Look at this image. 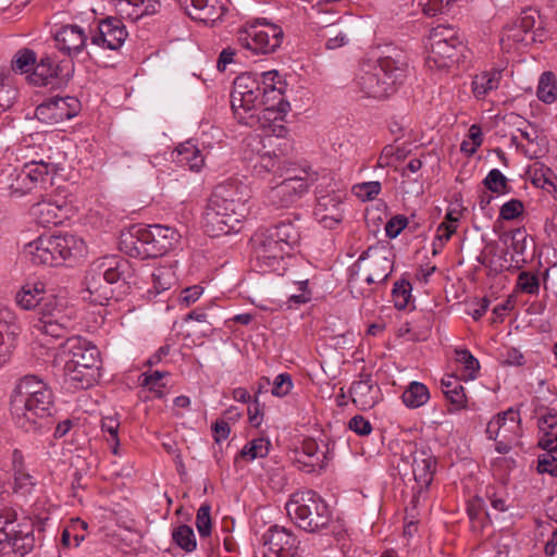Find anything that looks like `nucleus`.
<instances>
[{"label": "nucleus", "mask_w": 557, "mask_h": 557, "mask_svg": "<svg viewBox=\"0 0 557 557\" xmlns=\"http://www.w3.org/2000/svg\"><path fill=\"white\" fill-rule=\"evenodd\" d=\"M85 285L87 296H84V299L90 304L106 306L113 298L112 284L104 281L101 274L95 272L91 265L85 276Z\"/></svg>", "instance_id": "27"}, {"label": "nucleus", "mask_w": 557, "mask_h": 557, "mask_svg": "<svg viewBox=\"0 0 557 557\" xmlns=\"http://www.w3.org/2000/svg\"><path fill=\"white\" fill-rule=\"evenodd\" d=\"M270 450V442L263 437L255 438L248 442L235 458V462L240 459L252 461L257 458H264Z\"/></svg>", "instance_id": "42"}, {"label": "nucleus", "mask_w": 557, "mask_h": 557, "mask_svg": "<svg viewBox=\"0 0 557 557\" xmlns=\"http://www.w3.org/2000/svg\"><path fill=\"white\" fill-rule=\"evenodd\" d=\"M408 225V219L403 214L392 216L385 224V233L388 238H396Z\"/></svg>", "instance_id": "61"}, {"label": "nucleus", "mask_w": 557, "mask_h": 557, "mask_svg": "<svg viewBox=\"0 0 557 557\" xmlns=\"http://www.w3.org/2000/svg\"><path fill=\"white\" fill-rule=\"evenodd\" d=\"M61 319H72V312H66L61 299L53 294H49L47 300L40 305L37 318L34 321L50 320L51 322H54L58 320V322H60Z\"/></svg>", "instance_id": "36"}, {"label": "nucleus", "mask_w": 557, "mask_h": 557, "mask_svg": "<svg viewBox=\"0 0 557 557\" xmlns=\"http://www.w3.org/2000/svg\"><path fill=\"white\" fill-rule=\"evenodd\" d=\"M60 166V160H51L49 157L48 160H30L24 164L22 173L26 175L32 189L38 187L47 189L52 186L53 175L61 169Z\"/></svg>", "instance_id": "23"}, {"label": "nucleus", "mask_w": 557, "mask_h": 557, "mask_svg": "<svg viewBox=\"0 0 557 557\" xmlns=\"http://www.w3.org/2000/svg\"><path fill=\"white\" fill-rule=\"evenodd\" d=\"M128 33L122 20L107 17L99 21L97 32L91 36V44L104 49L117 50L122 47Z\"/></svg>", "instance_id": "19"}, {"label": "nucleus", "mask_w": 557, "mask_h": 557, "mask_svg": "<svg viewBox=\"0 0 557 557\" xmlns=\"http://www.w3.org/2000/svg\"><path fill=\"white\" fill-rule=\"evenodd\" d=\"M121 16L137 21L144 15H151L158 11L157 0H111Z\"/></svg>", "instance_id": "30"}, {"label": "nucleus", "mask_w": 557, "mask_h": 557, "mask_svg": "<svg viewBox=\"0 0 557 557\" xmlns=\"http://www.w3.org/2000/svg\"><path fill=\"white\" fill-rule=\"evenodd\" d=\"M173 542L186 553H191L197 547L194 530L187 524H181L172 532Z\"/></svg>", "instance_id": "44"}, {"label": "nucleus", "mask_w": 557, "mask_h": 557, "mask_svg": "<svg viewBox=\"0 0 557 557\" xmlns=\"http://www.w3.org/2000/svg\"><path fill=\"white\" fill-rule=\"evenodd\" d=\"M211 506L202 504L196 515V528L201 537H207L211 534Z\"/></svg>", "instance_id": "53"}, {"label": "nucleus", "mask_w": 557, "mask_h": 557, "mask_svg": "<svg viewBox=\"0 0 557 557\" xmlns=\"http://www.w3.org/2000/svg\"><path fill=\"white\" fill-rule=\"evenodd\" d=\"M73 326L72 319H61L60 322L49 321H34L33 329L41 334L51 336L52 338L64 337Z\"/></svg>", "instance_id": "40"}, {"label": "nucleus", "mask_w": 557, "mask_h": 557, "mask_svg": "<svg viewBox=\"0 0 557 557\" xmlns=\"http://www.w3.org/2000/svg\"><path fill=\"white\" fill-rule=\"evenodd\" d=\"M537 471L540 473H548L553 476H557V458L547 454L539 458Z\"/></svg>", "instance_id": "64"}, {"label": "nucleus", "mask_w": 557, "mask_h": 557, "mask_svg": "<svg viewBox=\"0 0 557 557\" xmlns=\"http://www.w3.org/2000/svg\"><path fill=\"white\" fill-rule=\"evenodd\" d=\"M284 249H290L298 244L300 234L298 227L290 220L281 221L277 224L264 228Z\"/></svg>", "instance_id": "35"}, {"label": "nucleus", "mask_w": 557, "mask_h": 557, "mask_svg": "<svg viewBox=\"0 0 557 557\" xmlns=\"http://www.w3.org/2000/svg\"><path fill=\"white\" fill-rule=\"evenodd\" d=\"M168 374V372L153 371L151 373H144L141 385L148 386L150 391L157 393L158 397H162L163 388L165 384L161 382V380Z\"/></svg>", "instance_id": "57"}, {"label": "nucleus", "mask_w": 557, "mask_h": 557, "mask_svg": "<svg viewBox=\"0 0 557 557\" xmlns=\"http://www.w3.org/2000/svg\"><path fill=\"white\" fill-rule=\"evenodd\" d=\"M360 190L358 194L363 200L374 199L381 191V183L377 181L366 182L356 186Z\"/></svg>", "instance_id": "63"}, {"label": "nucleus", "mask_w": 557, "mask_h": 557, "mask_svg": "<svg viewBox=\"0 0 557 557\" xmlns=\"http://www.w3.org/2000/svg\"><path fill=\"white\" fill-rule=\"evenodd\" d=\"M119 429H120V421L116 418V416H107V417L102 418L101 430H102V432L109 434V437L107 438V441L112 443V453L114 455H117L119 445H120Z\"/></svg>", "instance_id": "49"}, {"label": "nucleus", "mask_w": 557, "mask_h": 557, "mask_svg": "<svg viewBox=\"0 0 557 557\" xmlns=\"http://www.w3.org/2000/svg\"><path fill=\"white\" fill-rule=\"evenodd\" d=\"M285 509L295 524L307 532H318L331 521L327 504L312 490L292 494Z\"/></svg>", "instance_id": "6"}, {"label": "nucleus", "mask_w": 557, "mask_h": 557, "mask_svg": "<svg viewBox=\"0 0 557 557\" xmlns=\"http://www.w3.org/2000/svg\"><path fill=\"white\" fill-rule=\"evenodd\" d=\"M36 63V53L34 50L24 48L16 52L13 61L12 69L21 73H27Z\"/></svg>", "instance_id": "51"}, {"label": "nucleus", "mask_w": 557, "mask_h": 557, "mask_svg": "<svg viewBox=\"0 0 557 557\" xmlns=\"http://www.w3.org/2000/svg\"><path fill=\"white\" fill-rule=\"evenodd\" d=\"M536 96L544 103L550 104L556 101L557 87L555 75L552 72H544L541 75L537 85Z\"/></svg>", "instance_id": "43"}, {"label": "nucleus", "mask_w": 557, "mask_h": 557, "mask_svg": "<svg viewBox=\"0 0 557 557\" xmlns=\"http://www.w3.org/2000/svg\"><path fill=\"white\" fill-rule=\"evenodd\" d=\"M54 409L52 391H45L28 398H11L14 423L25 432H36L46 426Z\"/></svg>", "instance_id": "9"}, {"label": "nucleus", "mask_w": 557, "mask_h": 557, "mask_svg": "<svg viewBox=\"0 0 557 557\" xmlns=\"http://www.w3.org/2000/svg\"><path fill=\"white\" fill-rule=\"evenodd\" d=\"M456 361L463 366L462 375L468 380H474L480 370L479 360L468 349H456Z\"/></svg>", "instance_id": "47"}, {"label": "nucleus", "mask_w": 557, "mask_h": 557, "mask_svg": "<svg viewBox=\"0 0 557 557\" xmlns=\"http://www.w3.org/2000/svg\"><path fill=\"white\" fill-rule=\"evenodd\" d=\"M263 544L268 546L263 557H300V542L296 535L284 527L272 525L263 535Z\"/></svg>", "instance_id": "16"}, {"label": "nucleus", "mask_w": 557, "mask_h": 557, "mask_svg": "<svg viewBox=\"0 0 557 557\" xmlns=\"http://www.w3.org/2000/svg\"><path fill=\"white\" fill-rule=\"evenodd\" d=\"M313 215L324 228H336L344 219V196L334 190L318 195Z\"/></svg>", "instance_id": "17"}, {"label": "nucleus", "mask_w": 557, "mask_h": 557, "mask_svg": "<svg viewBox=\"0 0 557 557\" xmlns=\"http://www.w3.org/2000/svg\"><path fill=\"white\" fill-rule=\"evenodd\" d=\"M182 9L195 21L210 23L219 20L222 13L218 12L214 4L209 0H175Z\"/></svg>", "instance_id": "31"}, {"label": "nucleus", "mask_w": 557, "mask_h": 557, "mask_svg": "<svg viewBox=\"0 0 557 557\" xmlns=\"http://www.w3.org/2000/svg\"><path fill=\"white\" fill-rule=\"evenodd\" d=\"M539 14L536 11L525 10L519 16L517 23L512 26L506 27L502 36V42L505 40H512L516 44L523 46L544 40V29L541 27V22L537 24Z\"/></svg>", "instance_id": "14"}, {"label": "nucleus", "mask_w": 557, "mask_h": 557, "mask_svg": "<svg viewBox=\"0 0 557 557\" xmlns=\"http://www.w3.org/2000/svg\"><path fill=\"white\" fill-rule=\"evenodd\" d=\"M278 172L281 176H286L280 184L273 186L267 195L268 202L277 209L289 208L296 203L318 178V174L310 166L299 170L287 166Z\"/></svg>", "instance_id": "10"}, {"label": "nucleus", "mask_w": 557, "mask_h": 557, "mask_svg": "<svg viewBox=\"0 0 557 557\" xmlns=\"http://www.w3.org/2000/svg\"><path fill=\"white\" fill-rule=\"evenodd\" d=\"M262 92L257 73H242L235 78L231 92V107L238 123L249 127L260 124L258 111L262 104Z\"/></svg>", "instance_id": "7"}, {"label": "nucleus", "mask_w": 557, "mask_h": 557, "mask_svg": "<svg viewBox=\"0 0 557 557\" xmlns=\"http://www.w3.org/2000/svg\"><path fill=\"white\" fill-rule=\"evenodd\" d=\"M283 132L286 133V128L281 126L280 133ZM244 144L247 149H250L259 158L255 169L260 166L265 172L277 173L280 170L287 168L284 157L290 150V145L282 134L250 135L245 138Z\"/></svg>", "instance_id": "11"}, {"label": "nucleus", "mask_w": 557, "mask_h": 557, "mask_svg": "<svg viewBox=\"0 0 557 557\" xmlns=\"http://www.w3.org/2000/svg\"><path fill=\"white\" fill-rule=\"evenodd\" d=\"M411 467L414 481L423 488L428 487L436 470V458L429 449H416L411 453Z\"/></svg>", "instance_id": "26"}, {"label": "nucleus", "mask_w": 557, "mask_h": 557, "mask_svg": "<svg viewBox=\"0 0 557 557\" xmlns=\"http://www.w3.org/2000/svg\"><path fill=\"white\" fill-rule=\"evenodd\" d=\"M61 210V207L53 202L41 201L32 207L30 214L39 225H57L62 219Z\"/></svg>", "instance_id": "37"}, {"label": "nucleus", "mask_w": 557, "mask_h": 557, "mask_svg": "<svg viewBox=\"0 0 557 557\" xmlns=\"http://www.w3.org/2000/svg\"><path fill=\"white\" fill-rule=\"evenodd\" d=\"M505 119L507 120L508 124L517 126L518 132L528 143L533 144L537 141L539 131L535 125L516 113H509Z\"/></svg>", "instance_id": "45"}, {"label": "nucleus", "mask_w": 557, "mask_h": 557, "mask_svg": "<svg viewBox=\"0 0 557 557\" xmlns=\"http://www.w3.org/2000/svg\"><path fill=\"white\" fill-rule=\"evenodd\" d=\"M517 286L527 294L537 295L540 289V278L535 273L522 271L517 278Z\"/></svg>", "instance_id": "54"}, {"label": "nucleus", "mask_w": 557, "mask_h": 557, "mask_svg": "<svg viewBox=\"0 0 557 557\" xmlns=\"http://www.w3.org/2000/svg\"><path fill=\"white\" fill-rule=\"evenodd\" d=\"M0 189L8 190L11 195L23 196L32 191L26 175L22 169H3L0 171Z\"/></svg>", "instance_id": "34"}, {"label": "nucleus", "mask_w": 557, "mask_h": 557, "mask_svg": "<svg viewBox=\"0 0 557 557\" xmlns=\"http://www.w3.org/2000/svg\"><path fill=\"white\" fill-rule=\"evenodd\" d=\"M520 414L513 409H508L496 414L486 426L485 433L490 440L504 438L515 442L519 437Z\"/></svg>", "instance_id": "22"}, {"label": "nucleus", "mask_w": 557, "mask_h": 557, "mask_svg": "<svg viewBox=\"0 0 557 557\" xmlns=\"http://www.w3.org/2000/svg\"><path fill=\"white\" fill-rule=\"evenodd\" d=\"M503 78V70L492 67L474 75L471 86L476 99H484L492 90L498 88Z\"/></svg>", "instance_id": "32"}, {"label": "nucleus", "mask_w": 557, "mask_h": 557, "mask_svg": "<svg viewBox=\"0 0 557 557\" xmlns=\"http://www.w3.org/2000/svg\"><path fill=\"white\" fill-rule=\"evenodd\" d=\"M284 32L281 26L267 22L265 18L248 22L239 29V45L256 53L275 52L282 45Z\"/></svg>", "instance_id": "12"}, {"label": "nucleus", "mask_w": 557, "mask_h": 557, "mask_svg": "<svg viewBox=\"0 0 557 557\" xmlns=\"http://www.w3.org/2000/svg\"><path fill=\"white\" fill-rule=\"evenodd\" d=\"M49 295L46 294L45 284L41 282L25 284L15 296L16 304L25 310L36 307L40 309V305L47 300Z\"/></svg>", "instance_id": "33"}, {"label": "nucleus", "mask_w": 557, "mask_h": 557, "mask_svg": "<svg viewBox=\"0 0 557 557\" xmlns=\"http://www.w3.org/2000/svg\"><path fill=\"white\" fill-rule=\"evenodd\" d=\"M445 397L453 406V408L448 409L450 413L467 408V396L463 386L456 389H448V392L445 394Z\"/></svg>", "instance_id": "60"}, {"label": "nucleus", "mask_w": 557, "mask_h": 557, "mask_svg": "<svg viewBox=\"0 0 557 557\" xmlns=\"http://www.w3.org/2000/svg\"><path fill=\"white\" fill-rule=\"evenodd\" d=\"M78 100L74 97H53L36 108L35 115L45 123H60L76 115Z\"/></svg>", "instance_id": "18"}, {"label": "nucleus", "mask_w": 557, "mask_h": 557, "mask_svg": "<svg viewBox=\"0 0 557 557\" xmlns=\"http://www.w3.org/2000/svg\"><path fill=\"white\" fill-rule=\"evenodd\" d=\"M181 239L171 226L133 224L120 236V248L132 258H159L173 250Z\"/></svg>", "instance_id": "3"}, {"label": "nucleus", "mask_w": 557, "mask_h": 557, "mask_svg": "<svg viewBox=\"0 0 557 557\" xmlns=\"http://www.w3.org/2000/svg\"><path fill=\"white\" fill-rule=\"evenodd\" d=\"M363 261H367L369 269V274L366 276L369 285L385 282L393 272V255L386 247H369L359 256L354 269L359 268Z\"/></svg>", "instance_id": "15"}, {"label": "nucleus", "mask_w": 557, "mask_h": 557, "mask_svg": "<svg viewBox=\"0 0 557 557\" xmlns=\"http://www.w3.org/2000/svg\"><path fill=\"white\" fill-rule=\"evenodd\" d=\"M411 290L412 286L409 281L401 278L395 282L392 290L395 308L398 310H404L407 308L411 299Z\"/></svg>", "instance_id": "48"}, {"label": "nucleus", "mask_w": 557, "mask_h": 557, "mask_svg": "<svg viewBox=\"0 0 557 557\" xmlns=\"http://www.w3.org/2000/svg\"><path fill=\"white\" fill-rule=\"evenodd\" d=\"M55 47L59 51L69 55L70 58L76 57L81 53L87 42V35L83 27L75 24H67L61 26L54 33Z\"/></svg>", "instance_id": "24"}, {"label": "nucleus", "mask_w": 557, "mask_h": 557, "mask_svg": "<svg viewBox=\"0 0 557 557\" xmlns=\"http://www.w3.org/2000/svg\"><path fill=\"white\" fill-rule=\"evenodd\" d=\"M35 546L34 524L29 519L17 522L13 508L0 509V555L24 557Z\"/></svg>", "instance_id": "8"}, {"label": "nucleus", "mask_w": 557, "mask_h": 557, "mask_svg": "<svg viewBox=\"0 0 557 557\" xmlns=\"http://www.w3.org/2000/svg\"><path fill=\"white\" fill-rule=\"evenodd\" d=\"M84 242L72 234L40 236L24 248L28 260L36 265L57 267L83 252Z\"/></svg>", "instance_id": "5"}, {"label": "nucleus", "mask_w": 557, "mask_h": 557, "mask_svg": "<svg viewBox=\"0 0 557 557\" xmlns=\"http://www.w3.org/2000/svg\"><path fill=\"white\" fill-rule=\"evenodd\" d=\"M348 426L351 431H354L358 435H368L372 431V425L369 420L364 419L362 416H355L349 420Z\"/></svg>", "instance_id": "62"}, {"label": "nucleus", "mask_w": 557, "mask_h": 557, "mask_svg": "<svg viewBox=\"0 0 557 557\" xmlns=\"http://www.w3.org/2000/svg\"><path fill=\"white\" fill-rule=\"evenodd\" d=\"M16 96V88L2 75L0 78V114L13 106Z\"/></svg>", "instance_id": "50"}, {"label": "nucleus", "mask_w": 557, "mask_h": 557, "mask_svg": "<svg viewBox=\"0 0 557 557\" xmlns=\"http://www.w3.org/2000/svg\"><path fill=\"white\" fill-rule=\"evenodd\" d=\"M401 399L408 408H419L430 399V392L423 383L414 381L405 389Z\"/></svg>", "instance_id": "41"}, {"label": "nucleus", "mask_w": 557, "mask_h": 557, "mask_svg": "<svg viewBox=\"0 0 557 557\" xmlns=\"http://www.w3.org/2000/svg\"><path fill=\"white\" fill-rule=\"evenodd\" d=\"M20 331L21 327L14 322H0V349H8L10 352V348Z\"/></svg>", "instance_id": "55"}, {"label": "nucleus", "mask_w": 557, "mask_h": 557, "mask_svg": "<svg viewBox=\"0 0 557 557\" xmlns=\"http://www.w3.org/2000/svg\"><path fill=\"white\" fill-rule=\"evenodd\" d=\"M523 202L519 199H510L505 202L499 210V218L505 221H511L519 218L523 213Z\"/></svg>", "instance_id": "58"}, {"label": "nucleus", "mask_w": 557, "mask_h": 557, "mask_svg": "<svg viewBox=\"0 0 557 557\" xmlns=\"http://www.w3.org/2000/svg\"><path fill=\"white\" fill-rule=\"evenodd\" d=\"M322 447L324 449H321L318 442L313 438L304 440L300 449L296 451L298 468L307 473L324 469L327 463L330 448L324 443Z\"/></svg>", "instance_id": "21"}, {"label": "nucleus", "mask_w": 557, "mask_h": 557, "mask_svg": "<svg viewBox=\"0 0 557 557\" xmlns=\"http://www.w3.org/2000/svg\"><path fill=\"white\" fill-rule=\"evenodd\" d=\"M45 391H51L47 383L36 375H25L16 384L12 398L29 399Z\"/></svg>", "instance_id": "38"}, {"label": "nucleus", "mask_w": 557, "mask_h": 557, "mask_svg": "<svg viewBox=\"0 0 557 557\" xmlns=\"http://www.w3.org/2000/svg\"><path fill=\"white\" fill-rule=\"evenodd\" d=\"M251 240L258 271L271 272L278 270L283 256L287 253L283 244H278L265 230L258 231Z\"/></svg>", "instance_id": "13"}, {"label": "nucleus", "mask_w": 557, "mask_h": 557, "mask_svg": "<svg viewBox=\"0 0 557 557\" xmlns=\"http://www.w3.org/2000/svg\"><path fill=\"white\" fill-rule=\"evenodd\" d=\"M483 184L486 189L498 195L508 194L511 189L507 177L497 169H493L488 172L483 180Z\"/></svg>", "instance_id": "46"}, {"label": "nucleus", "mask_w": 557, "mask_h": 557, "mask_svg": "<svg viewBox=\"0 0 557 557\" xmlns=\"http://www.w3.org/2000/svg\"><path fill=\"white\" fill-rule=\"evenodd\" d=\"M430 49L426 57L428 66L433 70H445L456 64L459 60L461 47L443 42H429Z\"/></svg>", "instance_id": "28"}, {"label": "nucleus", "mask_w": 557, "mask_h": 557, "mask_svg": "<svg viewBox=\"0 0 557 557\" xmlns=\"http://www.w3.org/2000/svg\"><path fill=\"white\" fill-rule=\"evenodd\" d=\"M151 276L156 294L170 289L174 283L173 272L166 268L156 269Z\"/></svg>", "instance_id": "52"}, {"label": "nucleus", "mask_w": 557, "mask_h": 557, "mask_svg": "<svg viewBox=\"0 0 557 557\" xmlns=\"http://www.w3.org/2000/svg\"><path fill=\"white\" fill-rule=\"evenodd\" d=\"M408 65V55L403 49L388 47L375 64L361 69L357 85L369 97L386 98L405 82Z\"/></svg>", "instance_id": "2"}, {"label": "nucleus", "mask_w": 557, "mask_h": 557, "mask_svg": "<svg viewBox=\"0 0 557 557\" xmlns=\"http://www.w3.org/2000/svg\"><path fill=\"white\" fill-rule=\"evenodd\" d=\"M249 187L237 181L227 180L212 190L203 211V228L216 237L239 231L240 223L249 214Z\"/></svg>", "instance_id": "1"}, {"label": "nucleus", "mask_w": 557, "mask_h": 557, "mask_svg": "<svg viewBox=\"0 0 557 557\" xmlns=\"http://www.w3.org/2000/svg\"><path fill=\"white\" fill-rule=\"evenodd\" d=\"M293 388L292 375L288 373L278 374L272 384L271 393L276 397H284L289 394Z\"/></svg>", "instance_id": "59"}, {"label": "nucleus", "mask_w": 557, "mask_h": 557, "mask_svg": "<svg viewBox=\"0 0 557 557\" xmlns=\"http://www.w3.org/2000/svg\"><path fill=\"white\" fill-rule=\"evenodd\" d=\"M350 395L355 405L362 410L371 409L379 400L380 388L372 381L370 375L366 380L354 382L350 387Z\"/></svg>", "instance_id": "29"}, {"label": "nucleus", "mask_w": 557, "mask_h": 557, "mask_svg": "<svg viewBox=\"0 0 557 557\" xmlns=\"http://www.w3.org/2000/svg\"><path fill=\"white\" fill-rule=\"evenodd\" d=\"M64 375L72 386L86 389L92 386L100 376V351L91 342L81 337H70L65 341Z\"/></svg>", "instance_id": "4"}, {"label": "nucleus", "mask_w": 557, "mask_h": 557, "mask_svg": "<svg viewBox=\"0 0 557 557\" xmlns=\"http://www.w3.org/2000/svg\"><path fill=\"white\" fill-rule=\"evenodd\" d=\"M457 37L459 33L451 26L448 25H437L433 27L430 32L429 41L430 42H444V40H453V42H457Z\"/></svg>", "instance_id": "56"}, {"label": "nucleus", "mask_w": 557, "mask_h": 557, "mask_svg": "<svg viewBox=\"0 0 557 557\" xmlns=\"http://www.w3.org/2000/svg\"><path fill=\"white\" fill-rule=\"evenodd\" d=\"M91 267L95 272L102 275V278L109 283H125L132 273V267L128 260L120 256H106L95 262Z\"/></svg>", "instance_id": "25"}, {"label": "nucleus", "mask_w": 557, "mask_h": 557, "mask_svg": "<svg viewBox=\"0 0 557 557\" xmlns=\"http://www.w3.org/2000/svg\"><path fill=\"white\" fill-rule=\"evenodd\" d=\"M177 162L188 166L193 171H199L203 165V157L200 150L190 141L181 144L177 149Z\"/></svg>", "instance_id": "39"}, {"label": "nucleus", "mask_w": 557, "mask_h": 557, "mask_svg": "<svg viewBox=\"0 0 557 557\" xmlns=\"http://www.w3.org/2000/svg\"><path fill=\"white\" fill-rule=\"evenodd\" d=\"M73 70L74 64L72 60L57 62L52 57L45 55L35 65L30 81L38 86H47L51 84L54 78L61 81L69 79Z\"/></svg>", "instance_id": "20"}]
</instances>
